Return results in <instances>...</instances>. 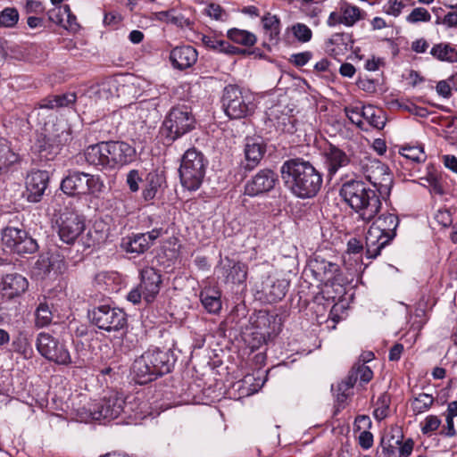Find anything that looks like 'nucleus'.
Segmentation results:
<instances>
[{
	"label": "nucleus",
	"mask_w": 457,
	"mask_h": 457,
	"mask_svg": "<svg viewBox=\"0 0 457 457\" xmlns=\"http://www.w3.org/2000/svg\"><path fill=\"white\" fill-rule=\"evenodd\" d=\"M280 174L286 188L300 199L315 197L323 185V173L302 157L286 160L280 167Z\"/></svg>",
	"instance_id": "obj_1"
},
{
	"label": "nucleus",
	"mask_w": 457,
	"mask_h": 457,
	"mask_svg": "<svg viewBox=\"0 0 457 457\" xmlns=\"http://www.w3.org/2000/svg\"><path fill=\"white\" fill-rule=\"evenodd\" d=\"M84 157L88 165L102 171H112L133 162L137 151L125 141H101L88 145L84 151Z\"/></svg>",
	"instance_id": "obj_2"
},
{
	"label": "nucleus",
	"mask_w": 457,
	"mask_h": 457,
	"mask_svg": "<svg viewBox=\"0 0 457 457\" xmlns=\"http://www.w3.org/2000/svg\"><path fill=\"white\" fill-rule=\"evenodd\" d=\"M339 195L343 201L368 223L379 212L382 203L376 190L361 179H352L341 185Z\"/></svg>",
	"instance_id": "obj_3"
},
{
	"label": "nucleus",
	"mask_w": 457,
	"mask_h": 457,
	"mask_svg": "<svg viewBox=\"0 0 457 457\" xmlns=\"http://www.w3.org/2000/svg\"><path fill=\"white\" fill-rule=\"evenodd\" d=\"M87 319L93 327L104 333L123 332L128 327L127 313L110 298L91 304Z\"/></svg>",
	"instance_id": "obj_4"
},
{
	"label": "nucleus",
	"mask_w": 457,
	"mask_h": 457,
	"mask_svg": "<svg viewBox=\"0 0 457 457\" xmlns=\"http://www.w3.org/2000/svg\"><path fill=\"white\" fill-rule=\"evenodd\" d=\"M399 219L396 214L383 213L369 228L365 237V255L375 259L396 236Z\"/></svg>",
	"instance_id": "obj_5"
},
{
	"label": "nucleus",
	"mask_w": 457,
	"mask_h": 457,
	"mask_svg": "<svg viewBox=\"0 0 457 457\" xmlns=\"http://www.w3.org/2000/svg\"><path fill=\"white\" fill-rule=\"evenodd\" d=\"M71 140V127L65 122H56L52 125L51 130L46 129V133L37 136L31 150L40 160L54 161Z\"/></svg>",
	"instance_id": "obj_6"
},
{
	"label": "nucleus",
	"mask_w": 457,
	"mask_h": 457,
	"mask_svg": "<svg viewBox=\"0 0 457 457\" xmlns=\"http://www.w3.org/2000/svg\"><path fill=\"white\" fill-rule=\"evenodd\" d=\"M195 124L192 108L186 104H178L166 114L159 133L163 144L170 145L195 129Z\"/></svg>",
	"instance_id": "obj_7"
},
{
	"label": "nucleus",
	"mask_w": 457,
	"mask_h": 457,
	"mask_svg": "<svg viewBox=\"0 0 457 457\" xmlns=\"http://www.w3.org/2000/svg\"><path fill=\"white\" fill-rule=\"evenodd\" d=\"M252 320V331L245 337V342L252 352L272 341L281 331V319L266 310L255 312Z\"/></svg>",
	"instance_id": "obj_8"
},
{
	"label": "nucleus",
	"mask_w": 457,
	"mask_h": 457,
	"mask_svg": "<svg viewBox=\"0 0 457 457\" xmlns=\"http://www.w3.org/2000/svg\"><path fill=\"white\" fill-rule=\"evenodd\" d=\"M221 107L230 120L251 117L257 104L252 92L235 84L227 85L220 99Z\"/></svg>",
	"instance_id": "obj_9"
},
{
	"label": "nucleus",
	"mask_w": 457,
	"mask_h": 457,
	"mask_svg": "<svg viewBox=\"0 0 457 457\" xmlns=\"http://www.w3.org/2000/svg\"><path fill=\"white\" fill-rule=\"evenodd\" d=\"M208 159L195 147L187 149L180 159L179 174L182 187L189 191H196L203 184Z\"/></svg>",
	"instance_id": "obj_10"
},
{
	"label": "nucleus",
	"mask_w": 457,
	"mask_h": 457,
	"mask_svg": "<svg viewBox=\"0 0 457 457\" xmlns=\"http://www.w3.org/2000/svg\"><path fill=\"white\" fill-rule=\"evenodd\" d=\"M134 411L132 403L126 402L121 394L112 392L109 396H105L98 402L88 403L87 407H83L79 414L81 419L113 420L118 418L122 412L130 413Z\"/></svg>",
	"instance_id": "obj_11"
},
{
	"label": "nucleus",
	"mask_w": 457,
	"mask_h": 457,
	"mask_svg": "<svg viewBox=\"0 0 457 457\" xmlns=\"http://www.w3.org/2000/svg\"><path fill=\"white\" fill-rule=\"evenodd\" d=\"M104 188L100 176L79 170H68L61 182V189L70 196L100 194Z\"/></svg>",
	"instance_id": "obj_12"
},
{
	"label": "nucleus",
	"mask_w": 457,
	"mask_h": 457,
	"mask_svg": "<svg viewBox=\"0 0 457 457\" xmlns=\"http://www.w3.org/2000/svg\"><path fill=\"white\" fill-rule=\"evenodd\" d=\"M3 245L12 253L20 256L31 254L37 251V242L21 227L8 224L2 230Z\"/></svg>",
	"instance_id": "obj_13"
},
{
	"label": "nucleus",
	"mask_w": 457,
	"mask_h": 457,
	"mask_svg": "<svg viewBox=\"0 0 457 457\" xmlns=\"http://www.w3.org/2000/svg\"><path fill=\"white\" fill-rule=\"evenodd\" d=\"M175 363L171 352L149 349L134 361L130 371H172Z\"/></svg>",
	"instance_id": "obj_14"
},
{
	"label": "nucleus",
	"mask_w": 457,
	"mask_h": 457,
	"mask_svg": "<svg viewBox=\"0 0 457 457\" xmlns=\"http://www.w3.org/2000/svg\"><path fill=\"white\" fill-rule=\"evenodd\" d=\"M36 346L38 353L51 361L60 365L73 363L66 346L49 333L40 332L37 337Z\"/></svg>",
	"instance_id": "obj_15"
},
{
	"label": "nucleus",
	"mask_w": 457,
	"mask_h": 457,
	"mask_svg": "<svg viewBox=\"0 0 457 457\" xmlns=\"http://www.w3.org/2000/svg\"><path fill=\"white\" fill-rule=\"evenodd\" d=\"M310 270L314 278L325 286H340L345 283V278L340 266L333 262L328 261L320 255L311 261Z\"/></svg>",
	"instance_id": "obj_16"
},
{
	"label": "nucleus",
	"mask_w": 457,
	"mask_h": 457,
	"mask_svg": "<svg viewBox=\"0 0 457 457\" xmlns=\"http://www.w3.org/2000/svg\"><path fill=\"white\" fill-rule=\"evenodd\" d=\"M366 171V178L374 186L378 195L382 198L388 197L394 182L389 168L380 161H371Z\"/></svg>",
	"instance_id": "obj_17"
},
{
	"label": "nucleus",
	"mask_w": 457,
	"mask_h": 457,
	"mask_svg": "<svg viewBox=\"0 0 457 457\" xmlns=\"http://www.w3.org/2000/svg\"><path fill=\"white\" fill-rule=\"evenodd\" d=\"M85 228L83 216L74 212H62L58 224V236L63 243L71 245L81 236Z\"/></svg>",
	"instance_id": "obj_18"
},
{
	"label": "nucleus",
	"mask_w": 457,
	"mask_h": 457,
	"mask_svg": "<svg viewBox=\"0 0 457 457\" xmlns=\"http://www.w3.org/2000/svg\"><path fill=\"white\" fill-rule=\"evenodd\" d=\"M278 182V174L273 170L265 168L246 181L244 193L251 197L262 196L273 190Z\"/></svg>",
	"instance_id": "obj_19"
},
{
	"label": "nucleus",
	"mask_w": 457,
	"mask_h": 457,
	"mask_svg": "<svg viewBox=\"0 0 457 457\" xmlns=\"http://www.w3.org/2000/svg\"><path fill=\"white\" fill-rule=\"evenodd\" d=\"M321 157L328 180H332L339 170L347 167L352 162L351 156L347 153L329 142L323 147Z\"/></svg>",
	"instance_id": "obj_20"
},
{
	"label": "nucleus",
	"mask_w": 457,
	"mask_h": 457,
	"mask_svg": "<svg viewBox=\"0 0 457 457\" xmlns=\"http://www.w3.org/2000/svg\"><path fill=\"white\" fill-rule=\"evenodd\" d=\"M267 152V144L262 137L245 138L244 158L240 162V169L245 172L252 171L260 165Z\"/></svg>",
	"instance_id": "obj_21"
},
{
	"label": "nucleus",
	"mask_w": 457,
	"mask_h": 457,
	"mask_svg": "<svg viewBox=\"0 0 457 457\" xmlns=\"http://www.w3.org/2000/svg\"><path fill=\"white\" fill-rule=\"evenodd\" d=\"M287 287L288 283L285 280H274L270 276H267L261 283H256V296L268 303H277L285 297Z\"/></svg>",
	"instance_id": "obj_22"
},
{
	"label": "nucleus",
	"mask_w": 457,
	"mask_h": 457,
	"mask_svg": "<svg viewBox=\"0 0 457 457\" xmlns=\"http://www.w3.org/2000/svg\"><path fill=\"white\" fill-rule=\"evenodd\" d=\"M140 282L138 287L144 294V300L147 303L155 301L162 284L161 271L154 267L145 266L139 270Z\"/></svg>",
	"instance_id": "obj_23"
},
{
	"label": "nucleus",
	"mask_w": 457,
	"mask_h": 457,
	"mask_svg": "<svg viewBox=\"0 0 457 457\" xmlns=\"http://www.w3.org/2000/svg\"><path fill=\"white\" fill-rule=\"evenodd\" d=\"M345 114L352 123L361 127V119H365L368 123L378 129H382L386 124V119L380 109H375L372 105L359 107H345Z\"/></svg>",
	"instance_id": "obj_24"
},
{
	"label": "nucleus",
	"mask_w": 457,
	"mask_h": 457,
	"mask_svg": "<svg viewBox=\"0 0 457 457\" xmlns=\"http://www.w3.org/2000/svg\"><path fill=\"white\" fill-rule=\"evenodd\" d=\"M217 268L225 283L241 285L246 281L248 266L240 261L227 256L220 262Z\"/></svg>",
	"instance_id": "obj_25"
},
{
	"label": "nucleus",
	"mask_w": 457,
	"mask_h": 457,
	"mask_svg": "<svg viewBox=\"0 0 457 457\" xmlns=\"http://www.w3.org/2000/svg\"><path fill=\"white\" fill-rule=\"evenodd\" d=\"M46 170H32L26 178V195L29 203H39L49 183Z\"/></svg>",
	"instance_id": "obj_26"
},
{
	"label": "nucleus",
	"mask_w": 457,
	"mask_h": 457,
	"mask_svg": "<svg viewBox=\"0 0 457 457\" xmlns=\"http://www.w3.org/2000/svg\"><path fill=\"white\" fill-rule=\"evenodd\" d=\"M28 288V279L20 273L6 274L2 278L0 283L1 294L8 300L21 297Z\"/></svg>",
	"instance_id": "obj_27"
},
{
	"label": "nucleus",
	"mask_w": 457,
	"mask_h": 457,
	"mask_svg": "<svg viewBox=\"0 0 457 457\" xmlns=\"http://www.w3.org/2000/svg\"><path fill=\"white\" fill-rule=\"evenodd\" d=\"M169 59L174 69L185 71L196 63L198 52L190 45H181L170 50Z\"/></svg>",
	"instance_id": "obj_28"
},
{
	"label": "nucleus",
	"mask_w": 457,
	"mask_h": 457,
	"mask_svg": "<svg viewBox=\"0 0 457 457\" xmlns=\"http://www.w3.org/2000/svg\"><path fill=\"white\" fill-rule=\"evenodd\" d=\"M353 40L349 33H334L325 41V52L335 60L341 62L353 47Z\"/></svg>",
	"instance_id": "obj_29"
},
{
	"label": "nucleus",
	"mask_w": 457,
	"mask_h": 457,
	"mask_svg": "<svg viewBox=\"0 0 457 457\" xmlns=\"http://www.w3.org/2000/svg\"><path fill=\"white\" fill-rule=\"evenodd\" d=\"M65 266L64 259L58 254H41L35 263V270L38 275L46 277L51 272L62 273Z\"/></svg>",
	"instance_id": "obj_30"
},
{
	"label": "nucleus",
	"mask_w": 457,
	"mask_h": 457,
	"mask_svg": "<svg viewBox=\"0 0 457 457\" xmlns=\"http://www.w3.org/2000/svg\"><path fill=\"white\" fill-rule=\"evenodd\" d=\"M145 180V184L142 190V197L145 202H150L166 186V177L163 171L152 170L147 173Z\"/></svg>",
	"instance_id": "obj_31"
},
{
	"label": "nucleus",
	"mask_w": 457,
	"mask_h": 457,
	"mask_svg": "<svg viewBox=\"0 0 457 457\" xmlns=\"http://www.w3.org/2000/svg\"><path fill=\"white\" fill-rule=\"evenodd\" d=\"M199 296L204 308L209 313L216 314L221 310V292L217 287H204Z\"/></svg>",
	"instance_id": "obj_32"
},
{
	"label": "nucleus",
	"mask_w": 457,
	"mask_h": 457,
	"mask_svg": "<svg viewBox=\"0 0 457 457\" xmlns=\"http://www.w3.org/2000/svg\"><path fill=\"white\" fill-rule=\"evenodd\" d=\"M95 284L107 292H117L122 283L121 275L113 270H102L94 277Z\"/></svg>",
	"instance_id": "obj_33"
},
{
	"label": "nucleus",
	"mask_w": 457,
	"mask_h": 457,
	"mask_svg": "<svg viewBox=\"0 0 457 457\" xmlns=\"http://www.w3.org/2000/svg\"><path fill=\"white\" fill-rule=\"evenodd\" d=\"M145 238V236L142 233H133L122 238L120 247L128 253L142 254L151 248Z\"/></svg>",
	"instance_id": "obj_34"
},
{
	"label": "nucleus",
	"mask_w": 457,
	"mask_h": 457,
	"mask_svg": "<svg viewBox=\"0 0 457 457\" xmlns=\"http://www.w3.org/2000/svg\"><path fill=\"white\" fill-rule=\"evenodd\" d=\"M152 15V19L155 21L170 23L180 29L189 27L191 25L190 20L181 13L178 14L175 9L153 12Z\"/></svg>",
	"instance_id": "obj_35"
},
{
	"label": "nucleus",
	"mask_w": 457,
	"mask_h": 457,
	"mask_svg": "<svg viewBox=\"0 0 457 457\" xmlns=\"http://www.w3.org/2000/svg\"><path fill=\"white\" fill-rule=\"evenodd\" d=\"M12 346L14 352L20 353L25 359L31 358L34 353L31 335L25 330L19 331L12 340Z\"/></svg>",
	"instance_id": "obj_36"
},
{
	"label": "nucleus",
	"mask_w": 457,
	"mask_h": 457,
	"mask_svg": "<svg viewBox=\"0 0 457 457\" xmlns=\"http://www.w3.org/2000/svg\"><path fill=\"white\" fill-rule=\"evenodd\" d=\"M381 365L380 360L376 358L373 352L364 351L349 371H372L373 370L379 369Z\"/></svg>",
	"instance_id": "obj_37"
},
{
	"label": "nucleus",
	"mask_w": 457,
	"mask_h": 457,
	"mask_svg": "<svg viewBox=\"0 0 457 457\" xmlns=\"http://www.w3.org/2000/svg\"><path fill=\"white\" fill-rule=\"evenodd\" d=\"M227 37L234 44L245 47L253 46L257 42V37L251 31L238 28H231L227 31Z\"/></svg>",
	"instance_id": "obj_38"
},
{
	"label": "nucleus",
	"mask_w": 457,
	"mask_h": 457,
	"mask_svg": "<svg viewBox=\"0 0 457 457\" xmlns=\"http://www.w3.org/2000/svg\"><path fill=\"white\" fill-rule=\"evenodd\" d=\"M399 154L405 158L416 163L425 162L427 155L421 144H404L399 149Z\"/></svg>",
	"instance_id": "obj_39"
},
{
	"label": "nucleus",
	"mask_w": 457,
	"mask_h": 457,
	"mask_svg": "<svg viewBox=\"0 0 457 457\" xmlns=\"http://www.w3.org/2000/svg\"><path fill=\"white\" fill-rule=\"evenodd\" d=\"M455 50L452 44L442 42L433 46L430 50V54L440 62L453 63Z\"/></svg>",
	"instance_id": "obj_40"
},
{
	"label": "nucleus",
	"mask_w": 457,
	"mask_h": 457,
	"mask_svg": "<svg viewBox=\"0 0 457 457\" xmlns=\"http://www.w3.org/2000/svg\"><path fill=\"white\" fill-rule=\"evenodd\" d=\"M18 161V155L12 151L9 142L0 138V174Z\"/></svg>",
	"instance_id": "obj_41"
},
{
	"label": "nucleus",
	"mask_w": 457,
	"mask_h": 457,
	"mask_svg": "<svg viewBox=\"0 0 457 457\" xmlns=\"http://www.w3.org/2000/svg\"><path fill=\"white\" fill-rule=\"evenodd\" d=\"M340 12L344 20V25L347 27L353 26L361 19V11L358 6L353 5L345 1L340 3Z\"/></svg>",
	"instance_id": "obj_42"
},
{
	"label": "nucleus",
	"mask_w": 457,
	"mask_h": 457,
	"mask_svg": "<svg viewBox=\"0 0 457 457\" xmlns=\"http://www.w3.org/2000/svg\"><path fill=\"white\" fill-rule=\"evenodd\" d=\"M357 379V373H352L347 376L345 379L339 382L336 386L334 385L331 386V390L335 393L338 403H344L346 400L348 396L347 392L353 387Z\"/></svg>",
	"instance_id": "obj_43"
},
{
	"label": "nucleus",
	"mask_w": 457,
	"mask_h": 457,
	"mask_svg": "<svg viewBox=\"0 0 457 457\" xmlns=\"http://www.w3.org/2000/svg\"><path fill=\"white\" fill-rule=\"evenodd\" d=\"M136 111L138 118L145 124H147L149 120H154L158 116L156 104L154 100L140 101L136 106Z\"/></svg>",
	"instance_id": "obj_44"
},
{
	"label": "nucleus",
	"mask_w": 457,
	"mask_h": 457,
	"mask_svg": "<svg viewBox=\"0 0 457 457\" xmlns=\"http://www.w3.org/2000/svg\"><path fill=\"white\" fill-rule=\"evenodd\" d=\"M52 310L46 298H44V301L38 303L35 311V326L37 328L46 327L52 322Z\"/></svg>",
	"instance_id": "obj_45"
},
{
	"label": "nucleus",
	"mask_w": 457,
	"mask_h": 457,
	"mask_svg": "<svg viewBox=\"0 0 457 457\" xmlns=\"http://www.w3.org/2000/svg\"><path fill=\"white\" fill-rule=\"evenodd\" d=\"M431 395L421 393L410 401V406L414 415L421 414L430 409L434 403Z\"/></svg>",
	"instance_id": "obj_46"
},
{
	"label": "nucleus",
	"mask_w": 457,
	"mask_h": 457,
	"mask_svg": "<svg viewBox=\"0 0 457 457\" xmlns=\"http://www.w3.org/2000/svg\"><path fill=\"white\" fill-rule=\"evenodd\" d=\"M391 403L390 395L382 394L377 400L375 409L373 411L374 418L380 421L387 417L389 413V407Z\"/></svg>",
	"instance_id": "obj_47"
},
{
	"label": "nucleus",
	"mask_w": 457,
	"mask_h": 457,
	"mask_svg": "<svg viewBox=\"0 0 457 457\" xmlns=\"http://www.w3.org/2000/svg\"><path fill=\"white\" fill-rule=\"evenodd\" d=\"M19 12L14 7H6L0 12V27L13 28L19 21Z\"/></svg>",
	"instance_id": "obj_48"
},
{
	"label": "nucleus",
	"mask_w": 457,
	"mask_h": 457,
	"mask_svg": "<svg viewBox=\"0 0 457 457\" xmlns=\"http://www.w3.org/2000/svg\"><path fill=\"white\" fill-rule=\"evenodd\" d=\"M262 23L263 29L269 31L270 37L278 36L280 32V20L277 15H272L270 12H267L262 17Z\"/></svg>",
	"instance_id": "obj_49"
},
{
	"label": "nucleus",
	"mask_w": 457,
	"mask_h": 457,
	"mask_svg": "<svg viewBox=\"0 0 457 457\" xmlns=\"http://www.w3.org/2000/svg\"><path fill=\"white\" fill-rule=\"evenodd\" d=\"M204 14L219 21H225L228 16L226 10L219 4L210 3L204 10Z\"/></svg>",
	"instance_id": "obj_50"
},
{
	"label": "nucleus",
	"mask_w": 457,
	"mask_h": 457,
	"mask_svg": "<svg viewBox=\"0 0 457 457\" xmlns=\"http://www.w3.org/2000/svg\"><path fill=\"white\" fill-rule=\"evenodd\" d=\"M163 373H129L128 377L130 385L145 386L155 379Z\"/></svg>",
	"instance_id": "obj_51"
},
{
	"label": "nucleus",
	"mask_w": 457,
	"mask_h": 457,
	"mask_svg": "<svg viewBox=\"0 0 457 457\" xmlns=\"http://www.w3.org/2000/svg\"><path fill=\"white\" fill-rule=\"evenodd\" d=\"M431 20V14L424 7H416L406 17V21L409 23L428 22Z\"/></svg>",
	"instance_id": "obj_52"
},
{
	"label": "nucleus",
	"mask_w": 457,
	"mask_h": 457,
	"mask_svg": "<svg viewBox=\"0 0 457 457\" xmlns=\"http://www.w3.org/2000/svg\"><path fill=\"white\" fill-rule=\"evenodd\" d=\"M294 36L302 43L309 42L312 37V29L303 23H296L292 28Z\"/></svg>",
	"instance_id": "obj_53"
},
{
	"label": "nucleus",
	"mask_w": 457,
	"mask_h": 457,
	"mask_svg": "<svg viewBox=\"0 0 457 457\" xmlns=\"http://www.w3.org/2000/svg\"><path fill=\"white\" fill-rule=\"evenodd\" d=\"M254 374L255 373H246L243 378V383L250 386L249 389L252 393L257 392L263 386L268 375V373H265V376L255 378Z\"/></svg>",
	"instance_id": "obj_54"
},
{
	"label": "nucleus",
	"mask_w": 457,
	"mask_h": 457,
	"mask_svg": "<svg viewBox=\"0 0 457 457\" xmlns=\"http://www.w3.org/2000/svg\"><path fill=\"white\" fill-rule=\"evenodd\" d=\"M219 53L226 54L228 55H249L254 54V51H249L245 48H240L231 45L229 42L223 40Z\"/></svg>",
	"instance_id": "obj_55"
},
{
	"label": "nucleus",
	"mask_w": 457,
	"mask_h": 457,
	"mask_svg": "<svg viewBox=\"0 0 457 457\" xmlns=\"http://www.w3.org/2000/svg\"><path fill=\"white\" fill-rule=\"evenodd\" d=\"M104 240L103 234L99 233L97 230L92 231L88 230L86 237H81L82 245L84 248L95 247L96 245H100V243Z\"/></svg>",
	"instance_id": "obj_56"
},
{
	"label": "nucleus",
	"mask_w": 457,
	"mask_h": 457,
	"mask_svg": "<svg viewBox=\"0 0 457 457\" xmlns=\"http://www.w3.org/2000/svg\"><path fill=\"white\" fill-rule=\"evenodd\" d=\"M77 100V95L73 92H68L61 95L54 96L53 101L57 108L68 107L75 104Z\"/></svg>",
	"instance_id": "obj_57"
},
{
	"label": "nucleus",
	"mask_w": 457,
	"mask_h": 457,
	"mask_svg": "<svg viewBox=\"0 0 457 457\" xmlns=\"http://www.w3.org/2000/svg\"><path fill=\"white\" fill-rule=\"evenodd\" d=\"M346 308L343 303H336L330 309L328 314V320L333 322L332 328H336V324L342 320L343 314L345 312Z\"/></svg>",
	"instance_id": "obj_58"
},
{
	"label": "nucleus",
	"mask_w": 457,
	"mask_h": 457,
	"mask_svg": "<svg viewBox=\"0 0 457 457\" xmlns=\"http://www.w3.org/2000/svg\"><path fill=\"white\" fill-rule=\"evenodd\" d=\"M140 182H142V178L140 176L139 170H129L127 174L126 183L132 193L137 192L139 190Z\"/></svg>",
	"instance_id": "obj_59"
},
{
	"label": "nucleus",
	"mask_w": 457,
	"mask_h": 457,
	"mask_svg": "<svg viewBox=\"0 0 457 457\" xmlns=\"http://www.w3.org/2000/svg\"><path fill=\"white\" fill-rule=\"evenodd\" d=\"M331 65H332V63L330 61H328L327 58H323L315 63L314 71L318 75L323 74L322 77H324L326 79H329L330 77H332L334 75V73L332 72V71L330 69Z\"/></svg>",
	"instance_id": "obj_60"
},
{
	"label": "nucleus",
	"mask_w": 457,
	"mask_h": 457,
	"mask_svg": "<svg viewBox=\"0 0 457 457\" xmlns=\"http://www.w3.org/2000/svg\"><path fill=\"white\" fill-rule=\"evenodd\" d=\"M441 424V420L434 415H429L425 419L421 431L425 435H428L436 431Z\"/></svg>",
	"instance_id": "obj_61"
},
{
	"label": "nucleus",
	"mask_w": 457,
	"mask_h": 457,
	"mask_svg": "<svg viewBox=\"0 0 457 457\" xmlns=\"http://www.w3.org/2000/svg\"><path fill=\"white\" fill-rule=\"evenodd\" d=\"M312 58V53L310 51L293 54L289 62L295 67H303Z\"/></svg>",
	"instance_id": "obj_62"
},
{
	"label": "nucleus",
	"mask_w": 457,
	"mask_h": 457,
	"mask_svg": "<svg viewBox=\"0 0 457 457\" xmlns=\"http://www.w3.org/2000/svg\"><path fill=\"white\" fill-rule=\"evenodd\" d=\"M404 6L405 4L403 0H390L384 5V12L388 15L397 17L400 15Z\"/></svg>",
	"instance_id": "obj_63"
},
{
	"label": "nucleus",
	"mask_w": 457,
	"mask_h": 457,
	"mask_svg": "<svg viewBox=\"0 0 457 457\" xmlns=\"http://www.w3.org/2000/svg\"><path fill=\"white\" fill-rule=\"evenodd\" d=\"M435 220L444 228H447L453 223L452 213L447 209H439L435 214Z\"/></svg>",
	"instance_id": "obj_64"
}]
</instances>
